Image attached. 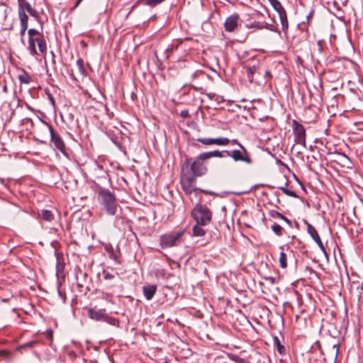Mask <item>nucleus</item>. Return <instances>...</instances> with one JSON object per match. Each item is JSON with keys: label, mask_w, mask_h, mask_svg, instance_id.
Returning <instances> with one entry per match:
<instances>
[{"label": "nucleus", "mask_w": 363, "mask_h": 363, "mask_svg": "<svg viewBox=\"0 0 363 363\" xmlns=\"http://www.w3.org/2000/svg\"><path fill=\"white\" fill-rule=\"evenodd\" d=\"M196 140L205 145H213V138H199Z\"/></svg>", "instance_id": "32"}, {"label": "nucleus", "mask_w": 363, "mask_h": 363, "mask_svg": "<svg viewBox=\"0 0 363 363\" xmlns=\"http://www.w3.org/2000/svg\"><path fill=\"white\" fill-rule=\"evenodd\" d=\"M102 275L104 276V279L111 280L114 279L118 275V274L112 273L109 272L108 269H104L102 272Z\"/></svg>", "instance_id": "27"}, {"label": "nucleus", "mask_w": 363, "mask_h": 363, "mask_svg": "<svg viewBox=\"0 0 363 363\" xmlns=\"http://www.w3.org/2000/svg\"><path fill=\"white\" fill-rule=\"evenodd\" d=\"M340 162H342V166L346 167L347 168H351L352 163L350 158L345 154L340 155Z\"/></svg>", "instance_id": "23"}, {"label": "nucleus", "mask_w": 363, "mask_h": 363, "mask_svg": "<svg viewBox=\"0 0 363 363\" xmlns=\"http://www.w3.org/2000/svg\"><path fill=\"white\" fill-rule=\"evenodd\" d=\"M292 128L296 143L306 147V130L304 127L297 121L294 120L292 121Z\"/></svg>", "instance_id": "6"}, {"label": "nucleus", "mask_w": 363, "mask_h": 363, "mask_svg": "<svg viewBox=\"0 0 363 363\" xmlns=\"http://www.w3.org/2000/svg\"><path fill=\"white\" fill-rule=\"evenodd\" d=\"M279 266L281 268H283V269L286 268V267H287V257H286V255L284 252H281L280 253V257H279Z\"/></svg>", "instance_id": "25"}, {"label": "nucleus", "mask_w": 363, "mask_h": 363, "mask_svg": "<svg viewBox=\"0 0 363 363\" xmlns=\"http://www.w3.org/2000/svg\"><path fill=\"white\" fill-rule=\"evenodd\" d=\"M281 218L285 220L287 223H290V220L284 216L282 215V217Z\"/></svg>", "instance_id": "39"}, {"label": "nucleus", "mask_w": 363, "mask_h": 363, "mask_svg": "<svg viewBox=\"0 0 363 363\" xmlns=\"http://www.w3.org/2000/svg\"><path fill=\"white\" fill-rule=\"evenodd\" d=\"M192 216L197 223L206 225L210 223L212 213L206 206L197 204L192 211Z\"/></svg>", "instance_id": "3"}, {"label": "nucleus", "mask_w": 363, "mask_h": 363, "mask_svg": "<svg viewBox=\"0 0 363 363\" xmlns=\"http://www.w3.org/2000/svg\"><path fill=\"white\" fill-rule=\"evenodd\" d=\"M272 230L278 236H281L282 235V227L276 223L272 225Z\"/></svg>", "instance_id": "28"}, {"label": "nucleus", "mask_w": 363, "mask_h": 363, "mask_svg": "<svg viewBox=\"0 0 363 363\" xmlns=\"http://www.w3.org/2000/svg\"><path fill=\"white\" fill-rule=\"evenodd\" d=\"M201 226V224L196 223L193 227L192 233L194 236L201 237L206 234V231Z\"/></svg>", "instance_id": "19"}, {"label": "nucleus", "mask_w": 363, "mask_h": 363, "mask_svg": "<svg viewBox=\"0 0 363 363\" xmlns=\"http://www.w3.org/2000/svg\"><path fill=\"white\" fill-rule=\"evenodd\" d=\"M247 76L250 82H252L254 81V74L257 72V67L256 66H252V67H247Z\"/></svg>", "instance_id": "21"}, {"label": "nucleus", "mask_w": 363, "mask_h": 363, "mask_svg": "<svg viewBox=\"0 0 363 363\" xmlns=\"http://www.w3.org/2000/svg\"><path fill=\"white\" fill-rule=\"evenodd\" d=\"M269 216L273 218H281L282 217V214H281L280 213H279L278 211H269Z\"/></svg>", "instance_id": "33"}, {"label": "nucleus", "mask_w": 363, "mask_h": 363, "mask_svg": "<svg viewBox=\"0 0 363 363\" xmlns=\"http://www.w3.org/2000/svg\"><path fill=\"white\" fill-rule=\"evenodd\" d=\"M279 20L281 23L282 30L284 32H286L288 29V21H287V15L286 12H283L280 14H279Z\"/></svg>", "instance_id": "20"}, {"label": "nucleus", "mask_w": 363, "mask_h": 363, "mask_svg": "<svg viewBox=\"0 0 363 363\" xmlns=\"http://www.w3.org/2000/svg\"><path fill=\"white\" fill-rule=\"evenodd\" d=\"M76 72L77 74H79L80 76H85L86 71L84 67V61L82 59L77 60L76 62Z\"/></svg>", "instance_id": "18"}, {"label": "nucleus", "mask_w": 363, "mask_h": 363, "mask_svg": "<svg viewBox=\"0 0 363 363\" xmlns=\"http://www.w3.org/2000/svg\"><path fill=\"white\" fill-rule=\"evenodd\" d=\"M42 218L46 221L50 222L53 220L54 216L52 213L48 210H42L41 214H40Z\"/></svg>", "instance_id": "22"}, {"label": "nucleus", "mask_w": 363, "mask_h": 363, "mask_svg": "<svg viewBox=\"0 0 363 363\" xmlns=\"http://www.w3.org/2000/svg\"><path fill=\"white\" fill-rule=\"evenodd\" d=\"M223 152H225V151L220 152L218 150L203 152L199 155V157H200V159H206V160H208L209 158L213 157H223Z\"/></svg>", "instance_id": "14"}, {"label": "nucleus", "mask_w": 363, "mask_h": 363, "mask_svg": "<svg viewBox=\"0 0 363 363\" xmlns=\"http://www.w3.org/2000/svg\"><path fill=\"white\" fill-rule=\"evenodd\" d=\"M82 1H83V0H77V2H76V4H75V5H74V8H73V9H76V8H77L79 4H80V3H81Z\"/></svg>", "instance_id": "38"}, {"label": "nucleus", "mask_w": 363, "mask_h": 363, "mask_svg": "<svg viewBox=\"0 0 363 363\" xmlns=\"http://www.w3.org/2000/svg\"><path fill=\"white\" fill-rule=\"evenodd\" d=\"M193 182V178H185L182 179V187L187 194H191L194 190Z\"/></svg>", "instance_id": "13"}, {"label": "nucleus", "mask_w": 363, "mask_h": 363, "mask_svg": "<svg viewBox=\"0 0 363 363\" xmlns=\"http://www.w3.org/2000/svg\"><path fill=\"white\" fill-rule=\"evenodd\" d=\"M183 231L166 233L160 237V245L162 248H167L178 245L182 242Z\"/></svg>", "instance_id": "4"}, {"label": "nucleus", "mask_w": 363, "mask_h": 363, "mask_svg": "<svg viewBox=\"0 0 363 363\" xmlns=\"http://www.w3.org/2000/svg\"><path fill=\"white\" fill-rule=\"evenodd\" d=\"M35 342H27L26 344H23L22 345H21V348H27V347H34Z\"/></svg>", "instance_id": "34"}, {"label": "nucleus", "mask_w": 363, "mask_h": 363, "mask_svg": "<svg viewBox=\"0 0 363 363\" xmlns=\"http://www.w3.org/2000/svg\"><path fill=\"white\" fill-rule=\"evenodd\" d=\"M18 12L20 11H27L30 16L37 18L38 17V12L31 7L30 4L26 0H18Z\"/></svg>", "instance_id": "12"}, {"label": "nucleus", "mask_w": 363, "mask_h": 363, "mask_svg": "<svg viewBox=\"0 0 363 363\" xmlns=\"http://www.w3.org/2000/svg\"><path fill=\"white\" fill-rule=\"evenodd\" d=\"M230 143V140L227 138H213V145H227Z\"/></svg>", "instance_id": "24"}, {"label": "nucleus", "mask_w": 363, "mask_h": 363, "mask_svg": "<svg viewBox=\"0 0 363 363\" xmlns=\"http://www.w3.org/2000/svg\"><path fill=\"white\" fill-rule=\"evenodd\" d=\"M201 74H203V72H201V71H196V72H194V73L191 74V79H195L196 77H197L198 76L201 75Z\"/></svg>", "instance_id": "37"}, {"label": "nucleus", "mask_w": 363, "mask_h": 363, "mask_svg": "<svg viewBox=\"0 0 363 363\" xmlns=\"http://www.w3.org/2000/svg\"><path fill=\"white\" fill-rule=\"evenodd\" d=\"M245 27L247 28H256V29H263V28H267L268 24L266 23L264 25L263 23L259 22V21H253L250 23H246Z\"/></svg>", "instance_id": "17"}, {"label": "nucleus", "mask_w": 363, "mask_h": 363, "mask_svg": "<svg viewBox=\"0 0 363 363\" xmlns=\"http://www.w3.org/2000/svg\"><path fill=\"white\" fill-rule=\"evenodd\" d=\"M206 159H200L199 155L197 159L194 161L191 165V169L195 176H202L207 172V168L203 164V161Z\"/></svg>", "instance_id": "8"}, {"label": "nucleus", "mask_w": 363, "mask_h": 363, "mask_svg": "<svg viewBox=\"0 0 363 363\" xmlns=\"http://www.w3.org/2000/svg\"><path fill=\"white\" fill-rule=\"evenodd\" d=\"M18 16L21 21V25L23 26H28V16L26 15V12L23 11H20L18 12Z\"/></svg>", "instance_id": "26"}, {"label": "nucleus", "mask_w": 363, "mask_h": 363, "mask_svg": "<svg viewBox=\"0 0 363 363\" xmlns=\"http://www.w3.org/2000/svg\"><path fill=\"white\" fill-rule=\"evenodd\" d=\"M274 343L277 346V350L279 354H283L284 351V347L281 344L279 338L277 337H275L274 338Z\"/></svg>", "instance_id": "30"}, {"label": "nucleus", "mask_w": 363, "mask_h": 363, "mask_svg": "<svg viewBox=\"0 0 363 363\" xmlns=\"http://www.w3.org/2000/svg\"><path fill=\"white\" fill-rule=\"evenodd\" d=\"M51 141L54 144L55 147L59 150L61 152L65 153V145L60 138V136L55 133L52 128H50Z\"/></svg>", "instance_id": "11"}, {"label": "nucleus", "mask_w": 363, "mask_h": 363, "mask_svg": "<svg viewBox=\"0 0 363 363\" xmlns=\"http://www.w3.org/2000/svg\"><path fill=\"white\" fill-rule=\"evenodd\" d=\"M156 291V286L149 285L143 287V293L147 300H150L155 295Z\"/></svg>", "instance_id": "15"}, {"label": "nucleus", "mask_w": 363, "mask_h": 363, "mask_svg": "<svg viewBox=\"0 0 363 363\" xmlns=\"http://www.w3.org/2000/svg\"><path fill=\"white\" fill-rule=\"evenodd\" d=\"M60 271L59 264H57V272H58Z\"/></svg>", "instance_id": "43"}, {"label": "nucleus", "mask_w": 363, "mask_h": 363, "mask_svg": "<svg viewBox=\"0 0 363 363\" xmlns=\"http://www.w3.org/2000/svg\"><path fill=\"white\" fill-rule=\"evenodd\" d=\"M270 4L272 6L274 9L280 14L283 12H285V9L281 6V3L278 0H268Z\"/></svg>", "instance_id": "16"}, {"label": "nucleus", "mask_w": 363, "mask_h": 363, "mask_svg": "<svg viewBox=\"0 0 363 363\" xmlns=\"http://www.w3.org/2000/svg\"><path fill=\"white\" fill-rule=\"evenodd\" d=\"M306 225H307V230H308V233H309V235H311V237L313 238V240L316 242V244L318 245V247H320V249L324 252L325 253V247L323 245V243L322 242L321 240H320V238L319 237V235L317 232V230H315V228L311 225L308 222H306Z\"/></svg>", "instance_id": "9"}, {"label": "nucleus", "mask_w": 363, "mask_h": 363, "mask_svg": "<svg viewBox=\"0 0 363 363\" xmlns=\"http://www.w3.org/2000/svg\"><path fill=\"white\" fill-rule=\"evenodd\" d=\"M239 16L238 14H233L228 16L224 23L226 31L233 32L238 26Z\"/></svg>", "instance_id": "10"}, {"label": "nucleus", "mask_w": 363, "mask_h": 363, "mask_svg": "<svg viewBox=\"0 0 363 363\" xmlns=\"http://www.w3.org/2000/svg\"><path fill=\"white\" fill-rule=\"evenodd\" d=\"M232 142L235 144H237L239 146V144H240L237 140H233Z\"/></svg>", "instance_id": "42"}, {"label": "nucleus", "mask_w": 363, "mask_h": 363, "mask_svg": "<svg viewBox=\"0 0 363 363\" xmlns=\"http://www.w3.org/2000/svg\"><path fill=\"white\" fill-rule=\"evenodd\" d=\"M58 294L62 297V298L65 301V296L62 294V293L60 290H58Z\"/></svg>", "instance_id": "40"}, {"label": "nucleus", "mask_w": 363, "mask_h": 363, "mask_svg": "<svg viewBox=\"0 0 363 363\" xmlns=\"http://www.w3.org/2000/svg\"><path fill=\"white\" fill-rule=\"evenodd\" d=\"M29 36L28 50L33 56L45 54L47 51V45L43 36L40 33L30 28L28 31Z\"/></svg>", "instance_id": "2"}, {"label": "nucleus", "mask_w": 363, "mask_h": 363, "mask_svg": "<svg viewBox=\"0 0 363 363\" xmlns=\"http://www.w3.org/2000/svg\"><path fill=\"white\" fill-rule=\"evenodd\" d=\"M97 201L101 210L108 216H115L118 208H120L115 194L107 189H100L99 190Z\"/></svg>", "instance_id": "1"}, {"label": "nucleus", "mask_w": 363, "mask_h": 363, "mask_svg": "<svg viewBox=\"0 0 363 363\" xmlns=\"http://www.w3.org/2000/svg\"><path fill=\"white\" fill-rule=\"evenodd\" d=\"M18 79L21 83L28 84L30 82V78L27 73L18 75Z\"/></svg>", "instance_id": "29"}, {"label": "nucleus", "mask_w": 363, "mask_h": 363, "mask_svg": "<svg viewBox=\"0 0 363 363\" xmlns=\"http://www.w3.org/2000/svg\"><path fill=\"white\" fill-rule=\"evenodd\" d=\"M110 257L113 259H114L116 262H118V257L117 256L114 254V252H113V249L112 247H111V255H110Z\"/></svg>", "instance_id": "36"}, {"label": "nucleus", "mask_w": 363, "mask_h": 363, "mask_svg": "<svg viewBox=\"0 0 363 363\" xmlns=\"http://www.w3.org/2000/svg\"><path fill=\"white\" fill-rule=\"evenodd\" d=\"M239 147L241 148V150H225V152L235 161H242L247 163H250V158L247 156V153L245 147L241 144H239Z\"/></svg>", "instance_id": "7"}, {"label": "nucleus", "mask_w": 363, "mask_h": 363, "mask_svg": "<svg viewBox=\"0 0 363 363\" xmlns=\"http://www.w3.org/2000/svg\"><path fill=\"white\" fill-rule=\"evenodd\" d=\"M27 28H28V26L21 25L20 34L21 36H23L25 35V33H26Z\"/></svg>", "instance_id": "35"}, {"label": "nucleus", "mask_w": 363, "mask_h": 363, "mask_svg": "<svg viewBox=\"0 0 363 363\" xmlns=\"http://www.w3.org/2000/svg\"><path fill=\"white\" fill-rule=\"evenodd\" d=\"M280 190L283 191L286 195L291 196V197H296L297 195L294 191H291L286 189V186H279L278 187Z\"/></svg>", "instance_id": "31"}, {"label": "nucleus", "mask_w": 363, "mask_h": 363, "mask_svg": "<svg viewBox=\"0 0 363 363\" xmlns=\"http://www.w3.org/2000/svg\"><path fill=\"white\" fill-rule=\"evenodd\" d=\"M111 246H107L106 247L107 252L109 253V255H111Z\"/></svg>", "instance_id": "41"}, {"label": "nucleus", "mask_w": 363, "mask_h": 363, "mask_svg": "<svg viewBox=\"0 0 363 363\" xmlns=\"http://www.w3.org/2000/svg\"><path fill=\"white\" fill-rule=\"evenodd\" d=\"M88 316L92 320L96 321H104L111 325H118L119 322L117 319L108 316L105 310H95L89 308L88 311Z\"/></svg>", "instance_id": "5"}]
</instances>
